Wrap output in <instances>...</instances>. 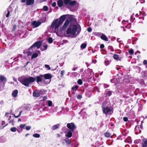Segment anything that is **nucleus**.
Masks as SVG:
<instances>
[{"label":"nucleus","instance_id":"1","mask_svg":"<svg viewBox=\"0 0 147 147\" xmlns=\"http://www.w3.org/2000/svg\"><path fill=\"white\" fill-rule=\"evenodd\" d=\"M81 31V28L80 26L79 25L78 27L76 25H74L72 26V28L71 27H68L66 31V33L67 34H71L72 35H75V36H76V32L77 31V34H79Z\"/></svg>","mask_w":147,"mask_h":147},{"label":"nucleus","instance_id":"2","mask_svg":"<svg viewBox=\"0 0 147 147\" xmlns=\"http://www.w3.org/2000/svg\"><path fill=\"white\" fill-rule=\"evenodd\" d=\"M18 81L26 87H28L29 84L34 82L36 80V78L32 77L25 78H19Z\"/></svg>","mask_w":147,"mask_h":147},{"label":"nucleus","instance_id":"3","mask_svg":"<svg viewBox=\"0 0 147 147\" xmlns=\"http://www.w3.org/2000/svg\"><path fill=\"white\" fill-rule=\"evenodd\" d=\"M66 18V15H64L61 16L59 18V21L58 22V19H57L54 20L51 25V28H53L55 26V29L56 30L58 29L59 26L61 25L65 20Z\"/></svg>","mask_w":147,"mask_h":147},{"label":"nucleus","instance_id":"4","mask_svg":"<svg viewBox=\"0 0 147 147\" xmlns=\"http://www.w3.org/2000/svg\"><path fill=\"white\" fill-rule=\"evenodd\" d=\"M74 18L71 15H70L67 18V19L65 22L62 27L61 28V30H65L67 27L69 22L74 21Z\"/></svg>","mask_w":147,"mask_h":147},{"label":"nucleus","instance_id":"5","mask_svg":"<svg viewBox=\"0 0 147 147\" xmlns=\"http://www.w3.org/2000/svg\"><path fill=\"white\" fill-rule=\"evenodd\" d=\"M102 108L103 113L105 114L106 115H111L113 113V109L111 107H107L106 108H105L102 106Z\"/></svg>","mask_w":147,"mask_h":147},{"label":"nucleus","instance_id":"6","mask_svg":"<svg viewBox=\"0 0 147 147\" xmlns=\"http://www.w3.org/2000/svg\"><path fill=\"white\" fill-rule=\"evenodd\" d=\"M42 41V40H38L34 43L30 48V49H32L34 47H36L38 49L40 48L41 46Z\"/></svg>","mask_w":147,"mask_h":147},{"label":"nucleus","instance_id":"7","mask_svg":"<svg viewBox=\"0 0 147 147\" xmlns=\"http://www.w3.org/2000/svg\"><path fill=\"white\" fill-rule=\"evenodd\" d=\"M67 127L70 129L71 131H74V129L76 128V126L73 122L68 123L67 125Z\"/></svg>","mask_w":147,"mask_h":147},{"label":"nucleus","instance_id":"8","mask_svg":"<svg viewBox=\"0 0 147 147\" xmlns=\"http://www.w3.org/2000/svg\"><path fill=\"white\" fill-rule=\"evenodd\" d=\"M42 23L40 21H33L31 23V25L33 26V28H37L40 26Z\"/></svg>","mask_w":147,"mask_h":147},{"label":"nucleus","instance_id":"9","mask_svg":"<svg viewBox=\"0 0 147 147\" xmlns=\"http://www.w3.org/2000/svg\"><path fill=\"white\" fill-rule=\"evenodd\" d=\"M43 92L42 91H35L33 92V95L34 97H38L40 95H42Z\"/></svg>","mask_w":147,"mask_h":147},{"label":"nucleus","instance_id":"10","mask_svg":"<svg viewBox=\"0 0 147 147\" xmlns=\"http://www.w3.org/2000/svg\"><path fill=\"white\" fill-rule=\"evenodd\" d=\"M43 77L45 79L50 80L49 81L46 83L47 84H49L50 83L51 80V79L52 78L51 75L49 73L45 74L44 75H43Z\"/></svg>","mask_w":147,"mask_h":147},{"label":"nucleus","instance_id":"11","mask_svg":"<svg viewBox=\"0 0 147 147\" xmlns=\"http://www.w3.org/2000/svg\"><path fill=\"white\" fill-rule=\"evenodd\" d=\"M76 2L75 0L70 1L68 3V4L65 6L68 8L70 9L71 7H72L76 4Z\"/></svg>","mask_w":147,"mask_h":147},{"label":"nucleus","instance_id":"12","mask_svg":"<svg viewBox=\"0 0 147 147\" xmlns=\"http://www.w3.org/2000/svg\"><path fill=\"white\" fill-rule=\"evenodd\" d=\"M43 75H41L40 76H37L36 77V82L39 83V82H42L43 80Z\"/></svg>","mask_w":147,"mask_h":147},{"label":"nucleus","instance_id":"13","mask_svg":"<svg viewBox=\"0 0 147 147\" xmlns=\"http://www.w3.org/2000/svg\"><path fill=\"white\" fill-rule=\"evenodd\" d=\"M142 147H147V138L144 139L142 142Z\"/></svg>","mask_w":147,"mask_h":147},{"label":"nucleus","instance_id":"14","mask_svg":"<svg viewBox=\"0 0 147 147\" xmlns=\"http://www.w3.org/2000/svg\"><path fill=\"white\" fill-rule=\"evenodd\" d=\"M71 131L69 130L67 132V134L65 135V136L68 138H71L72 136V133Z\"/></svg>","mask_w":147,"mask_h":147},{"label":"nucleus","instance_id":"15","mask_svg":"<svg viewBox=\"0 0 147 147\" xmlns=\"http://www.w3.org/2000/svg\"><path fill=\"white\" fill-rule=\"evenodd\" d=\"M34 2V0H26V4L27 5H32Z\"/></svg>","mask_w":147,"mask_h":147},{"label":"nucleus","instance_id":"16","mask_svg":"<svg viewBox=\"0 0 147 147\" xmlns=\"http://www.w3.org/2000/svg\"><path fill=\"white\" fill-rule=\"evenodd\" d=\"M63 3L62 0H58L57 1V5L59 7H61L63 5Z\"/></svg>","mask_w":147,"mask_h":147},{"label":"nucleus","instance_id":"17","mask_svg":"<svg viewBox=\"0 0 147 147\" xmlns=\"http://www.w3.org/2000/svg\"><path fill=\"white\" fill-rule=\"evenodd\" d=\"M18 93V90H15L13 91L12 93V95L13 97H16L17 96Z\"/></svg>","mask_w":147,"mask_h":147},{"label":"nucleus","instance_id":"18","mask_svg":"<svg viewBox=\"0 0 147 147\" xmlns=\"http://www.w3.org/2000/svg\"><path fill=\"white\" fill-rule=\"evenodd\" d=\"M113 58L116 60L121 61V58H119V56L118 55L114 54L113 56Z\"/></svg>","mask_w":147,"mask_h":147},{"label":"nucleus","instance_id":"19","mask_svg":"<svg viewBox=\"0 0 147 147\" xmlns=\"http://www.w3.org/2000/svg\"><path fill=\"white\" fill-rule=\"evenodd\" d=\"M101 38L106 41H108V39L107 36L105 34H103L102 35L101 37Z\"/></svg>","mask_w":147,"mask_h":147},{"label":"nucleus","instance_id":"20","mask_svg":"<svg viewBox=\"0 0 147 147\" xmlns=\"http://www.w3.org/2000/svg\"><path fill=\"white\" fill-rule=\"evenodd\" d=\"M38 56V54L37 53H33L31 57V59H33L36 58Z\"/></svg>","mask_w":147,"mask_h":147},{"label":"nucleus","instance_id":"21","mask_svg":"<svg viewBox=\"0 0 147 147\" xmlns=\"http://www.w3.org/2000/svg\"><path fill=\"white\" fill-rule=\"evenodd\" d=\"M78 88V85H76L75 86H74L72 87V89L73 90V91H71V92L73 94H74V92H73L74 90L76 91Z\"/></svg>","mask_w":147,"mask_h":147},{"label":"nucleus","instance_id":"22","mask_svg":"<svg viewBox=\"0 0 147 147\" xmlns=\"http://www.w3.org/2000/svg\"><path fill=\"white\" fill-rule=\"evenodd\" d=\"M59 124H57V125H55L52 127V129L53 130H55L58 129L59 127Z\"/></svg>","mask_w":147,"mask_h":147},{"label":"nucleus","instance_id":"23","mask_svg":"<svg viewBox=\"0 0 147 147\" xmlns=\"http://www.w3.org/2000/svg\"><path fill=\"white\" fill-rule=\"evenodd\" d=\"M104 136L105 137H107V138H109L111 135V134L108 132H105L104 134Z\"/></svg>","mask_w":147,"mask_h":147},{"label":"nucleus","instance_id":"24","mask_svg":"<svg viewBox=\"0 0 147 147\" xmlns=\"http://www.w3.org/2000/svg\"><path fill=\"white\" fill-rule=\"evenodd\" d=\"M87 44L86 43H83L80 46L81 48L82 49H85L86 47Z\"/></svg>","mask_w":147,"mask_h":147},{"label":"nucleus","instance_id":"25","mask_svg":"<svg viewBox=\"0 0 147 147\" xmlns=\"http://www.w3.org/2000/svg\"><path fill=\"white\" fill-rule=\"evenodd\" d=\"M65 141L66 143L68 144H70L71 143V141L68 138H66V139H65Z\"/></svg>","mask_w":147,"mask_h":147},{"label":"nucleus","instance_id":"26","mask_svg":"<svg viewBox=\"0 0 147 147\" xmlns=\"http://www.w3.org/2000/svg\"><path fill=\"white\" fill-rule=\"evenodd\" d=\"M112 91H108L106 94V95L109 96H110L112 94Z\"/></svg>","mask_w":147,"mask_h":147},{"label":"nucleus","instance_id":"27","mask_svg":"<svg viewBox=\"0 0 147 147\" xmlns=\"http://www.w3.org/2000/svg\"><path fill=\"white\" fill-rule=\"evenodd\" d=\"M48 42L49 43H51L53 42V40L52 38L51 37H49L48 38Z\"/></svg>","mask_w":147,"mask_h":147},{"label":"nucleus","instance_id":"28","mask_svg":"<svg viewBox=\"0 0 147 147\" xmlns=\"http://www.w3.org/2000/svg\"><path fill=\"white\" fill-rule=\"evenodd\" d=\"M33 136L35 138H38L40 137V135L39 134L35 133L33 135Z\"/></svg>","mask_w":147,"mask_h":147},{"label":"nucleus","instance_id":"29","mask_svg":"<svg viewBox=\"0 0 147 147\" xmlns=\"http://www.w3.org/2000/svg\"><path fill=\"white\" fill-rule=\"evenodd\" d=\"M48 46L47 45H45L43 46L44 48H41V50L42 51H45V50L47 49V48Z\"/></svg>","mask_w":147,"mask_h":147},{"label":"nucleus","instance_id":"30","mask_svg":"<svg viewBox=\"0 0 147 147\" xmlns=\"http://www.w3.org/2000/svg\"><path fill=\"white\" fill-rule=\"evenodd\" d=\"M129 54L131 55H132L134 53V51L133 50L131 49L130 50H129Z\"/></svg>","mask_w":147,"mask_h":147},{"label":"nucleus","instance_id":"31","mask_svg":"<svg viewBox=\"0 0 147 147\" xmlns=\"http://www.w3.org/2000/svg\"><path fill=\"white\" fill-rule=\"evenodd\" d=\"M49 9L48 7L47 6H44L43 8V10L45 11H47Z\"/></svg>","mask_w":147,"mask_h":147},{"label":"nucleus","instance_id":"32","mask_svg":"<svg viewBox=\"0 0 147 147\" xmlns=\"http://www.w3.org/2000/svg\"><path fill=\"white\" fill-rule=\"evenodd\" d=\"M16 129H17V128L15 127H11L10 129V130L12 132H16Z\"/></svg>","mask_w":147,"mask_h":147},{"label":"nucleus","instance_id":"33","mask_svg":"<svg viewBox=\"0 0 147 147\" xmlns=\"http://www.w3.org/2000/svg\"><path fill=\"white\" fill-rule=\"evenodd\" d=\"M77 82L78 84L80 85H81L82 84V81L80 79L78 80Z\"/></svg>","mask_w":147,"mask_h":147},{"label":"nucleus","instance_id":"34","mask_svg":"<svg viewBox=\"0 0 147 147\" xmlns=\"http://www.w3.org/2000/svg\"><path fill=\"white\" fill-rule=\"evenodd\" d=\"M7 14L6 15V17L7 18L9 17L10 14V11L9 10V9H7Z\"/></svg>","mask_w":147,"mask_h":147},{"label":"nucleus","instance_id":"35","mask_svg":"<svg viewBox=\"0 0 147 147\" xmlns=\"http://www.w3.org/2000/svg\"><path fill=\"white\" fill-rule=\"evenodd\" d=\"M26 126L25 124H21L20 125V127L21 129H22L21 131H22V129L23 128Z\"/></svg>","mask_w":147,"mask_h":147},{"label":"nucleus","instance_id":"36","mask_svg":"<svg viewBox=\"0 0 147 147\" xmlns=\"http://www.w3.org/2000/svg\"><path fill=\"white\" fill-rule=\"evenodd\" d=\"M105 65L107 66L110 63V61H109L105 60Z\"/></svg>","mask_w":147,"mask_h":147},{"label":"nucleus","instance_id":"37","mask_svg":"<svg viewBox=\"0 0 147 147\" xmlns=\"http://www.w3.org/2000/svg\"><path fill=\"white\" fill-rule=\"evenodd\" d=\"M48 106H51L52 105V101H51V100L49 101L48 102Z\"/></svg>","mask_w":147,"mask_h":147},{"label":"nucleus","instance_id":"38","mask_svg":"<svg viewBox=\"0 0 147 147\" xmlns=\"http://www.w3.org/2000/svg\"><path fill=\"white\" fill-rule=\"evenodd\" d=\"M65 71L64 70H62L61 71L60 73L61 77H62L65 73Z\"/></svg>","mask_w":147,"mask_h":147},{"label":"nucleus","instance_id":"39","mask_svg":"<svg viewBox=\"0 0 147 147\" xmlns=\"http://www.w3.org/2000/svg\"><path fill=\"white\" fill-rule=\"evenodd\" d=\"M45 66L46 68H48V70H50L51 69L50 67L49 66V65H48L45 64Z\"/></svg>","mask_w":147,"mask_h":147},{"label":"nucleus","instance_id":"40","mask_svg":"<svg viewBox=\"0 0 147 147\" xmlns=\"http://www.w3.org/2000/svg\"><path fill=\"white\" fill-rule=\"evenodd\" d=\"M109 48L112 51H114V49L112 46H109Z\"/></svg>","mask_w":147,"mask_h":147},{"label":"nucleus","instance_id":"41","mask_svg":"<svg viewBox=\"0 0 147 147\" xmlns=\"http://www.w3.org/2000/svg\"><path fill=\"white\" fill-rule=\"evenodd\" d=\"M92 28L90 27H89L87 29V31L89 32H91L92 31Z\"/></svg>","mask_w":147,"mask_h":147},{"label":"nucleus","instance_id":"42","mask_svg":"<svg viewBox=\"0 0 147 147\" xmlns=\"http://www.w3.org/2000/svg\"><path fill=\"white\" fill-rule=\"evenodd\" d=\"M135 19V18H134V19H133V16H131L130 18V21L131 22H133L134 21V20Z\"/></svg>","mask_w":147,"mask_h":147},{"label":"nucleus","instance_id":"43","mask_svg":"<svg viewBox=\"0 0 147 147\" xmlns=\"http://www.w3.org/2000/svg\"><path fill=\"white\" fill-rule=\"evenodd\" d=\"M31 128V127L30 126H26V129L27 130H30Z\"/></svg>","mask_w":147,"mask_h":147},{"label":"nucleus","instance_id":"44","mask_svg":"<svg viewBox=\"0 0 147 147\" xmlns=\"http://www.w3.org/2000/svg\"><path fill=\"white\" fill-rule=\"evenodd\" d=\"M82 98V96L81 95H78L77 96V98L78 99H80Z\"/></svg>","mask_w":147,"mask_h":147},{"label":"nucleus","instance_id":"45","mask_svg":"<svg viewBox=\"0 0 147 147\" xmlns=\"http://www.w3.org/2000/svg\"><path fill=\"white\" fill-rule=\"evenodd\" d=\"M123 120L124 121L126 122L128 121V118L126 117H125L123 118Z\"/></svg>","mask_w":147,"mask_h":147},{"label":"nucleus","instance_id":"46","mask_svg":"<svg viewBox=\"0 0 147 147\" xmlns=\"http://www.w3.org/2000/svg\"><path fill=\"white\" fill-rule=\"evenodd\" d=\"M96 145V147H99L100 146V144H99V142H96V143L95 144Z\"/></svg>","mask_w":147,"mask_h":147},{"label":"nucleus","instance_id":"47","mask_svg":"<svg viewBox=\"0 0 147 147\" xmlns=\"http://www.w3.org/2000/svg\"><path fill=\"white\" fill-rule=\"evenodd\" d=\"M11 123L12 125L13 126L14 125L13 119H12L9 122V123Z\"/></svg>","mask_w":147,"mask_h":147},{"label":"nucleus","instance_id":"48","mask_svg":"<svg viewBox=\"0 0 147 147\" xmlns=\"http://www.w3.org/2000/svg\"><path fill=\"white\" fill-rule=\"evenodd\" d=\"M104 47H105V46L103 44H102L100 45V49H103Z\"/></svg>","mask_w":147,"mask_h":147},{"label":"nucleus","instance_id":"49","mask_svg":"<svg viewBox=\"0 0 147 147\" xmlns=\"http://www.w3.org/2000/svg\"><path fill=\"white\" fill-rule=\"evenodd\" d=\"M56 5V3L55 2H54L52 4V6L53 7H55Z\"/></svg>","mask_w":147,"mask_h":147},{"label":"nucleus","instance_id":"50","mask_svg":"<svg viewBox=\"0 0 147 147\" xmlns=\"http://www.w3.org/2000/svg\"><path fill=\"white\" fill-rule=\"evenodd\" d=\"M32 54V53L31 52H28L27 53V55L28 56H29L31 55Z\"/></svg>","mask_w":147,"mask_h":147},{"label":"nucleus","instance_id":"51","mask_svg":"<svg viewBox=\"0 0 147 147\" xmlns=\"http://www.w3.org/2000/svg\"><path fill=\"white\" fill-rule=\"evenodd\" d=\"M143 64L146 65L147 64V61L146 60H144L143 62Z\"/></svg>","mask_w":147,"mask_h":147},{"label":"nucleus","instance_id":"52","mask_svg":"<svg viewBox=\"0 0 147 147\" xmlns=\"http://www.w3.org/2000/svg\"><path fill=\"white\" fill-rule=\"evenodd\" d=\"M47 98V96H44L43 98V100L45 101L46 100Z\"/></svg>","mask_w":147,"mask_h":147},{"label":"nucleus","instance_id":"53","mask_svg":"<svg viewBox=\"0 0 147 147\" xmlns=\"http://www.w3.org/2000/svg\"><path fill=\"white\" fill-rule=\"evenodd\" d=\"M5 123V121H3L2 122L1 124L2 125H4Z\"/></svg>","mask_w":147,"mask_h":147},{"label":"nucleus","instance_id":"54","mask_svg":"<svg viewBox=\"0 0 147 147\" xmlns=\"http://www.w3.org/2000/svg\"><path fill=\"white\" fill-rule=\"evenodd\" d=\"M13 115L14 117L16 118H18L20 117L18 115L17 116H16L15 114H13Z\"/></svg>","mask_w":147,"mask_h":147},{"label":"nucleus","instance_id":"55","mask_svg":"<svg viewBox=\"0 0 147 147\" xmlns=\"http://www.w3.org/2000/svg\"><path fill=\"white\" fill-rule=\"evenodd\" d=\"M26 1V0H20V1L22 3H24Z\"/></svg>","mask_w":147,"mask_h":147},{"label":"nucleus","instance_id":"56","mask_svg":"<svg viewBox=\"0 0 147 147\" xmlns=\"http://www.w3.org/2000/svg\"><path fill=\"white\" fill-rule=\"evenodd\" d=\"M140 1L141 3H143L145 2L144 0H140Z\"/></svg>","mask_w":147,"mask_h":147},{"label":"nucleus","instance_id":"57","mask_svg":"<svg viewBox=\"0 0 147 147\" xmlns=\"http://www.w3.org/2000/svg\"><path fill=\"white\" fill-rule=\"evenodd\" d=\"M78 68V67H75V68H73L72 69V70L73 71H75V70H76Z\"/></svg>","mask_w":147,"mask_h":147},{"label":"nucleus","instance_id":"58","mask_svg":"<svg viewBox=\"0 0 147 147\" xmlns=\"http://www.w3.org/2000/svg\"><path fill=\"white\" fill-rule=\"evenodd\" d=\"M16 25H14L13 26V30H15L16 29Z\"/></svg>","mask_w":147,"mask_h":147},{"label":"nucleus","instance_id":"59","mask_svg":"<svg viewBox=\"0 0 147 147\" xmlns=\"http://www.w3.org/2000/svg\"><path fill=\"white\" fill-rule=\"evenodd\" d=\"M103 124L102 123V122L101 123L100 125V127H101L103 125Z\"/></svg>","mask_w":147,"mask_h":147},{"label":"nucleus","instance_id":"60","mask_svg":"<svg viewBox=\"0 0 147 147\" xmlns=\"http://www.w3.org/2000/svg\"><path fill=\"white\" fill-rule=\"evenodd\" d=\"M85 64L86 65H87V67H88V66H89V65L88 64V63H87V62H86L85 63Z\"/></svg>","mask_w":147,"mask_h":147},{"label":"nucleus","instance_id":"61","mask_svg":"<svg viewBox=\"0 0 147 147\" xmlns=\"http://www.w3.org/2000/svg\"><path fill=\"white\" fill-rule=\"evenodd\" d=\"M57 136L58 138H59L61 136V135L59 134H57Z\"/></svg>","mask_w":147,"mask_h":147},{"label":"nucleus","instance_id":"62","mask_svg":"<svg viewBox=\"0 0 147 147\" xmlns=\"http://www.w3.org/2000/svg\"><path fill=\"white\" fill-rule=\"evenodd\" d=\"M22 112V111H20V113H19V115H19V116H20V115H21V114Z\"/></svg>","mask_w":147,"mask_h":147},{"label":"nucleus","instance_id":"63","mask_svg":"<svg viewBox=\"0 0 147 147\" xmlns=\"http://www.w3.org/2000/svg\"><path fill=\"white\" fill-rule=\"evenodd\" d=\"M139 19H142L143 20H144V17H139Z\"/></svg>","mask_w":147,"mask_h":147},{"label":"nucleus","instance_id":"64","mask_svg":"<svg viewBox=\"0 0 147 147\" xmlns=\"http://www.w3.org/2000/svg\"><path fill=\"white\" fill-rule=\"evenodd\" d=\"M130 139H131V137H128L127 138V139H126V140H125V141L126 140H127V139H129V140H130Z\"/></svg>","mask_w":147,"mask_h":147}]
</instances>
